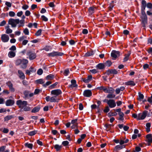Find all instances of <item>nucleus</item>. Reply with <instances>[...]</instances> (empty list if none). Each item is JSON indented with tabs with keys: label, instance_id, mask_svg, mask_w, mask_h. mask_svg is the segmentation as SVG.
Returning <instances> with one entry per match:
<instances>
[{
	"label": "nucleus",
	"instance_id": "obj_42",
	"mask_svg": "<svg viewBox=\"0 0 152 152\" xmlns=\"http://www.w3.org/2000/svg\"><path fill=\"white\" fill-rule=\"evenodd\" d=\"M23 32L26 35H28L29 32L28 29L27 28H25L23 30Z\"/></svg>",
	"mask_w": 152,
	"mask_h": 152
},
{
	"label": "nucleus",
	"instance_id": "obj_37",
	"mask_svg": "<svg viewBox=\"0 0 152 152\" xmlns=\"http://www.w3.org/2000/svg\"><path fill=\"white\" fill-rule=\"evenodd\" d=\"M36 82L37 83L40 84H43L45 83V81L42 79H40L37 80H36Z\"/></svg>",
	"mask_w": 152,
	"mask_h": 152
},
{
	"label": "nucleus",
	"instance_id": "obj_12",
	"mask_svg": "<svg viewBox=\"0 0 152 152\" xmlns=\"http://www.w3.org/2000/svg\"><path fill=\"white\" fill-rule=\"evenodd\" d=\"M92 93L91 90H85L83 93V95L85 97H90L91 96Z\"/></svg>",
	"mask_w": 152,
	"mask_h": 152
},
{
	"label": "nucleus",
	"instance_id": "obj_61",
	"mask_svg": "<svg viewBox=\"0 0 152 152\" xmlns=\"http://www.w3.org/2000/svg\"><path fill=\"white\" fill-rule=\"evenodd\" d=\"M83 107L82 103H80L79 105V109L80 110H82L83 109Z\"/></svg>",
	"mask_w": 152,
	"mask_h": 152
},
{
	"label": "nucleus",
	"instance_id": "obj_3",
	"mask_svg": "<svg viewBox=\"0 0 152 152\" xmlns=\"http://www.w3.org/2000/svg\"><path fill=\"white\" fill-rule=\"evenodd\" d=\"M20 20L19 19H14L10 18L8 20V23L9 25H11L12 27L15 28L17 24L19 23Z\"/></svg>",
	"mask_w": 152,
	"mask_h": 152
},
{
	"label": "nucleus",
	"instance_id": "obj_16",
	"mask_svg": "<svg viewBox=\"0 0 152 152\" xmlns=\"http://www.w3.org/2000/svg\"><path fill=\"white\" fill-rule=\"evenodd\" d=\"M125 145H118L115 147L114 148V150L115 151H117L118 150L125 148Z\"/></svg>",
	"mask_w": 152,
	"mask_h": 152
},
{
	"label": "nucleus",
	"instance_id": "obj_2",
	"mask_svg": "<svg viewBox=\"0 0 152 152\" xmlns=\"http://www.w3.org/2000/svg\"><path fill=\"white\" fill-rule=\"evenodd\" d=\"M103 102H104L106 103L110 108H114L116 106V103L115 101L112 99H105L103 100Z\"/></svg>",
	"mask_w": 152,
	"mask_h": 152
},
{
	"label": "nucleus",
	"instance_id": "obj_34",
	"mask_svg": "<svg viewBox=\"0 0 152 152\" xmlns=\"http://www.w3.org/2000/svg\"><path fill=\"white\" fill-rule=\"evenodd\" d=\"M37 131L35 130L33 131L29 132L28 133V135L30 136H32L35 135L36 134Z\"/></svg>",
	"mask_w": 152,
	"mask_h": 152
},
{
	"label": "nucleus",
	"instance_id": "obj_27",
	"mask_svg": "<svg viewBox=\"0 0 152 152\" xmlns=\"http://www.w3.org/2000/svg\"><path fill=\"white\" fill-rule=\"evenodd\" d=\"M62 147V146L61 145H59L58 144H56L54 145V148L56 149V150L57 151H60Z\"/></svg>",
	"mask_w": 152,
	"mask_h": 152
},
{
	"label": "nucleus",
	"instance_id": "obj_55",
	"mask_svg": "<svg viewBox=\"0 0 152 152\" xmlns=\"http://www.w3.org/2000/svg\"><path fill=\"white\" fill-rule=\"evenodd\" d=\"M6 148L5 146H3L0 147V152H3L5 150Z\"/></svg>",
	"mask_w": 152,
	"mask_h": 152
},
{
	"label": "nucleus",
	"instance_id": "obj_58",
	"mask_svg": "<svg viewBox=\"0 0 152 152\" xmlns=\"http://www.w3.org/2000/svg\"><path fill=\"white\" fill-rule=\"evenodd\" d=\"M22 8L24 10H26L28 8V6L26 4H24L22 7Z\"/></svg>",
	"mask_w": 152,
	"mask_h": 152
},
{
	"label": "nucleus",
	"instance_id": "obj_53",
	"mask_svg": "<svg viewBox=\"0 0 152 152\" xmlns=\"http://www.w3.org/2000/svg\"><path fill=\"white\" fill-rule=\"evenodd\" d=\"M9 50L11 51H15L16 50V47L15 45H12L10 48Z\"/></svg>",
	"mask_w": 152,
	"mask_h": 152
},
{
	"label": "nucleus",
	"instance_id": "obj_4",
	"mask_svg": "<svg viewBox=\"0 0 152 152\" xmlns=\"http://www.w3.org/2000/svg\"><path fill=\"white\" fill-rule=\"evenodd\" d=\"M16 104L19 108L23 109L25 106H27L28 102L26 101H22L21 100H19L17 101Z\"/></svg>",
	"mask_w": 152,
	"mask_h": 152
},
{
	"label": "nucleus",
	"instance_id": "obj_18",
	"mask_svg": "<svg viewBox=\"0 0 152 152\" xmlns=\"http://www.w3.org/2000/svg\"><path fill=\"white\" fill-rule=\"evenodd\" d=\"M6 84L9 87L11 91L14 92L15 89L13 87V85L10 81H8L6 83Z\"/></svg>",
	"mask_w": 152,
	"mask_h": 152
},
{
	"label": "nucleus",
	"instance_id": "obj_57",
	"mask_svg": "<svg viewBox=\"0 0 152 152\" xmlns=\"http://www.w3.org/2000/svg\"><path fill=\"white\" fill-rule=\"evenodd\" d=\"M5 4L9 7H10L12 6V4L9 2L6 1Z\"/></svg>",
	"mask_w": 152,
	"mask_h": 152
},
{
	"label": "nucleus",
	"instance_id": "obj_49",
	"mask_svg": "<svg viewBox=\"0 0 152 152\" xmlns=\"http://www.w3.org/2000/svg\"><path fill=\"white\" fill-rule=\"evenodd\" d=\"M43 70L41 69H39L37 71V74L39 75H41L43 73Z\"/></svg>",
	"mask_w": 152,
	"mask_h": 152
},
{
	"label": "nucleus",
	"instance_id": "obj_52",
	"mask_svg": "<svg viewBox=\"0 0 152 152\" xmlns=\"http://www.w3.org/2000/svg\"><path fill=\"white\" fill-rule=\"evenodd\" d=\"M51 83V82L50 81L47 82L45 84H43V86L45 87L50 85Z\"/></svg>",
	"mask_w": 152,
	"mask_h": 152
},
{
	"label": "nucleus",
	"instance_id": "obj_35",
	"mask_svg": "<svg viewBox=\"0 0 152 152\" xmlns=\"http://www.w3.org/2000/svg\"><path fill=\"white\" fill-rule=\"evenodd\" d=\"M29 92L28 91H26L24 92V94L25 98H28L29 97Z\"/></svg>",
	"mask_w": 152,
	"mask_h": 152
},
{
	"label": "nucleus",
	"instance_id": "obj_8",
	"mask_svg": "<svg viewBox=\"0 0 152 152\" xmlns=\"http://www.w3.org/2000/svg\"><path fill=\"white\" fill-rule=\"evenodd\" d=\"M64 53L62 52L58 51H53L51 53H49L48 56H49L54 57L55 56H62Z\"/></svg>",
	"mask_w": 152,
	"mask_h": 152
},
{
	"label": "nucleus",
	"instance_id": "obj_62",
	"mask_svg": "<svg viewBox=\"0 0 152 152\" xmlns=\"http://www.w3.org/2000/svg\"><path fill=\"white\" fill-rule=\"evenodd\" d=\"M147 7L149 8H152V4L151 3H148L147 4Z\"/></svg>",
	"mask_w": 152,
	"mask_h": 152
},
{
	"label": "nucleus",
	"instance_id": "obj_43",
	"mask_svg": "<svg viewBox=\"0 0 152 152\" xmlns=\"http://www.w3.org/2000/svg\"><path fill=\"white\" fill-rule=\"evenodd\" d=\"M139 99H138L140 100L144 98V95L142 94H141L140 93H139Z\"/></svg>",
	"mask_w": 152,
	"mask_h": 152
},
{
	"label": "nucleus",
	"instance_id": "obj_30",
	"mask_svg": "<svg viewBox=\"0 0 152 152\" xmlns=\"http://www.w3.org/2000/svg\"><path fill=\"white\" fill-rule=\"evenodd\" d=\"M95 8L93 7H91L88 9V11L90 14H92L94 12Z\"/></svg>",
	"mask_w": 152,
	"mask_h": 152
},
{
	"label": "nucleus",
	"instance_id": "obj_11",
	"mask_svg": "<svg viewBox=\"0 0 152 152\" xmlns=\"http://www.w3.org/2000/svg\"><path fill=\"white\" fill-rule=\"evenodd\" d=\"M120 52L119 51L113 50L111 53V56L113 58V59H115L120 56Z\"/></svg>",
	"mask_w": 152,
	"mask_h": 152
},
{
	"label": "nucleus",
	"instance_id": "obj_40",
	"mask_svg": "<svg viewBox=\"0 0 152 152\" xmlns=\"http://www.w3.org/2000/svg\"><path fill=\"white\" fill-rule=\"evenodd\" d=\"M23 110L25 111H29L30 110V107H29L25 106L23 108Z\"/></svg>",
	"mask_w": 152,
	"mask_h": 152
},
{
	"label": "nucleus",
	"instance_id": "obj_26",
	"mask_svg": "<svg viewBox=\"0 0 152 152\" xmlns=\"http://www.w3.org/2000/svg\"><path fill=\"white\" fill-rule=\"evenodd\" d=\"M115 96V95L113 93L108 94L106 96V97L110 99L114 98Z\"/></svg>",
	"mask_w": 152,
	"mask_h": 152
},
{
	"label": "nucleus",
	"instance_id": "obj_33",
	"mask_svg": "<svg viewBox=\"0 0 152 152\" xmlns=\"http://www.w3.org/2000/svg\"><path fill=\"white\" fill-rule=\"evenodd\" d=\"M97 88L98 89L100 90H103V91L105 93L107 87H106L103 86H101L100 87H99Z\"/></svg>",
	"mask_w": 152,
	"mask_h": 152
},
{
	"label": "nucleus",
	"instance_id": "obj_6",
	"mask_svg": "<svg viewBox=\"0 0 152 152\" xmlns=\"http://www.w3.org/2000/svg\"><path fill=\"white\" fill-rule=\"evenodd\" d=\"M148 111L147 110L144 111L142 113H140L138 114L137 118V120H143L146 117Z\"/></svg>",
	"mask_w": 152,
	"mask_h": 152
},
{
	"label": "nucleus",
	"instance_id": "obj_54",
	"mask_svg": "<svg viewBox=\"0 0 152 152\" xmlns=\"http://www.w3.org/2000/svg\"><path fill=\"white\" fill-rule=\"evenodd\" d=\"M12 32V29H8L6 30L5 33L7 34H9L11 33Z\"/></svg>",
	"mask_w": 152,
	"mask_h": 152
},
{
	"label": "nucleus",
	"instance_id": "obj_36",
	"mask_svg": "<svg viewBox=\"0 0 152 152\" xmlns=\"http://www.w3.org/2000/svg\"><path fill=\"white\" fill-rule=\"evenodd\" d=\"M146 6L141 5V14H145V10L146 7Z\"/></svg>",
	"mask_w": 152,
	"mask_h": 152
},
{
	"label": "nucleus",
	"instance_id": "obj_13",
	"mask_svg": "<svg viewBox=\"0 0 152 152\" xmlns=\"http://www.w3.org/2000/svg\"><path fill=\"white\" fill-rule=\"evenodd\" d=\"M1 39L2 41L4 42H7L9 39V36L6 34H3L1 35Z\"/></svg>",
	"mask_w": 152,
	"mask_h": 152
},
{
	"label": "nucleus",
	"instance_id": "obj_32",
	"mask_svg": "<svg viewBox=\"0 0 152 152\" xmlns=\"http://www.w3.org/2000/svg\"><path fill=\"white\" fill-rule=\"evenodd\" d=\"M54 75L52 74H50L48 75L46 77V79L48 80H51L53 79L54 77Z\"/></svg>",
	"mask_w": 152,
	"mask_h": 152
},
{
	"label": "nucleus",
	"instance_id": "obj_22",
	"mask_svg": "<svg viewBox=\"0 0 152 152\" xmlns=\"http://www.w3.org/2000/svg\"><path fill=\"white\" fill-rule=\"evenodd\" d=\"M105 67L104 64L101 63L98 64L96 66V68L100 69H103Z\"/></svg>",
	"mask_w": 152,
	"mask_h": 152
},
{
	"label": "nucleus",
	"instance_id": "obj_51",
	"mask_svg": "<svg viewBox=\"0 0 152 152\" xmlns=\"http://www.w3.org/2000/svg\"><path fill=\"white\" fill-rule=\"evenodd\" d=\"M110 111V109L108 106L106 107L103 110L104 112L107 113Z\"/></svg>",
	"mask_w": 152,
	"mask_h": 152
},
{
	"label": "nucleus",
	"instance_id": "obj_46",
	"mask_svg": "<svg viewBox=\"0 0 152 152\" xmlns=\"http://www.w3.org/2000/svg\"><path fill=\"white\" fill-rule=\"evenodd\" d=\"M77 119L72 120L71 123V124H78L77 122Z\"/></svg>",
	"mask_w": 152,
	"mask_h": 152
},
{
	"label": "nucleus",
	"instance_id": "obj_24",
	"mask_svg": "<svg viewBox=\"0 0 152 152\" xmlns=\"http://www.w3.org/2000/svg\"><path fill=\"white\" fill-rule=\"evenodd\" d=\"M131 54V53L130 52H129L128 53L126 54L125 55V57L124 58V61L125 62L127 61L129 59V57Z\"/></svg>",
	"mask_w": 152,
	"mask_h": 152
},
{
	"label": "nucleus",
	"instance_id": "obj_63",
	"mask_svg": "<svg viewBox=\"0 0 152 152\" xmlns=\"http://www.w3.org/2000/svg\"><path fill=\"white\" fill-rule=\"evenodd\" d=\"M29 70L31 72H35L36 71V69H35L33 67H31L30 68Z\"/></svg>",
	"mask_w": 152,
	"mask_h": 152
},
{
	"label": "nucleus",
	"instance_id": "obj_20",
	"mask_svg": "<svg viewBox=\"0 0 152 152\" xmlns=\"http://www.w3.org/2000/svg\"><path fill=\"white\" fill-rule=\"evenodd\" d=\"M40 109V107L39 105H38L34 107L32 110L31 112L33 113H35L38 112Z\"/></svg>",
	"mask_w": 152,
	"mask_h": 152
},
{
	"label": "nucleus",
	"instance_id": "obj_41",
	"mask_svg": "<svg viewBox=\"0 0 152 152\" xmlns=\"http://www.w3.org/2000/svg\"><path fill=\"white\" fill-rule=\"evenodd\" d=\"M94 53L93 52H88L85 54V56H89L93 55Z\"/></svg>",
	"mask_w": 152,
	"mask_h": 152
},
{
	"label": "nucleus",
	"instance_id": "obj_59",
	"mask_svg": "<svg viewBox=\"0 0 152 152\" xmlns=\"http://www.w3.org/2000/svg\"><path fill=\"white\" fill-rule=\"evenodd\" d=\"M112 125L111 124H106L104 126L107 128L110 129L111 128Z\"/></svg>",
	"mask_w": 152,
	"mask_h": 152
},
{
	"label": "nucleus",
	"instance_id": "obj_39",
	"mask_svg": "<svg viewBox=\"0 0 152 152\" xmlns=\"http://www.w3.org/2000/svg\"><path fill=\"white\" fill-rule=\"evenodd\" d=\"M50 48V46H46L42 49V50H45L46 51H48Z\"/></svg>",
	"mask_w": 152,
	"mask_h": 152
},
{
	"label": "nucleus",
	"instance_id": "obj_50",
	"mask_svg": "<svg viewBox=\"0 0 152 152\" xmlns=\"http://www.w3.org/2000/svg\"><path fill=\"white\" fill-rule=\"evenodd\" d=\"M9 15L10 17H13L15 15V13L13 11H10L9 13Z\"/></svg>",
	"mask_w": 152,
	"mask_h": 152
},
{
	"label": "nucleus",
	"instance_id": "obj_15",
	"mask_svg": "<svg viewBox=\"0 0 152 152\" xmlns=\"http://www.w3.org/2000/svg\"><path fill=\"white\" fill-rule=\"evenodd\" d=\"M71 84L69 86L70 88L76 87L77 86V85L76 84V82L75 80H72L71 81Z\"/></svg>",
	"mask_w": 152,
	"mask_h": 152
},
{
	"label": "nucleus",
	"instance_id": "obj_47",
	"mask_svg": "<svg viewBox=\"0 0 152 152\" xmlns=\"http://www.w3.org/2000/svg\"><path fill=\"white\" fill-rule=\"evenodd\" d=\"M62 145L64 146H66L68 145L69 144V142L67 141H64L62 142Z\"/></svg>",
	"mask_w": 152,
	"mask_h": 152
},
{
	"label": "nucleus",
	"instance_id": "obj_23",
	"mask_svg": "<svg viewBox=\"0 0 152 152\" xmlns=\"http://www.w3.org/2000/svg\"><path fill=\"white\" fill-rule=\"evenodd\" d=\"M15 53L13 51L9 52L8 53V56L10 58L14 57L15 56Z\"/></svg>",
	"mask_w": 152,
	"mask_h": 152
},
{
	"label": "nucleus",
	"instance_id": "obj_44",
	"mask_svg": "<svg viewBox=\"0 0 152 152\" xmlns=\"http://www.w3.org/2000/svg\"><path fill=\"white\" fill-rule=\"evenodd\" d=\"M41 19L43 21L45 22L47 21L48 20V18L44 15L41 16Z\"/></svg>",
	"mask_w": 152,
	"mask_h": 152
},
{
	"label": "nucleus",
	"instance_id": "obj_64",
	"mask_svg": "<svg viewBox=\"0 0 152 152\" xmlns=\"http://www.w3.org/2000/svg\"><path fill=\"white\" fill-rule=\"evenodd\" d=\"M28 42V41L27 40L24 39L23 40L22 42V44L24 45H26Z\"/></svg>",
	"mask_w": 152,
	"mask_h": 152
},
{
	"label": "nucleus",
	"instance_id": "obj_60",
	"mask_svg": "<svg viewBox=\"0 0 152 152\" xmlns=\"http://www.w3.org/2000/svg\"><path fill=\"white\" fill-rule=\"evenodd\" d=\"M9 130L6 128H4V129L2 131L4 133H7L9 132Z\"/></svg>",
	"mask_w": 152,
	"mask_h": 152
},
{
	"label": "nucleus",
	"instance_id": "obj_19",
	"mask_svg": "<svg viewBox=\"0 0 152 152\" xmlns=\"http://www.w3.org/2000/svg\"><path fill=\"white\" fill-rule=\"evenodd\" d=\"M114 89L112 87H108V88H106V91L105 92L106 93H114L115 92Z\"/></svg>",
	"mask_w": 152,
	"mask_h": 152
},
{
	"label": "nucleus",
	"instance_id": "obj_38",
	"mask_svg": "<svg viewBox=\"0 0 152 152\" xmlns=\"http://www.w3.org/2000/svg\"><path fill=\"white\" fill-rule=\"evenodd\" d=\"M69 73V69H65L64 72V75L65 76H67Z\"/></svg>",
	"mask_w": 152,
	"mask_h": 152
},
{
	"label": "nucleus",
	"instance_id": "obj_48",
	"mask_svg": "<svg viewBox=\"0 0 152 152\" xmlns=\"http://www.w3.org/2000/svg\"><path fill=\"white\" fill-rule=\"evenodd\" d=\"M41 32L42 30L41 29H39L37 31L35 34L37 36H39L41 35Z\"/></svg>",
	"mask_w": 152,
	"mask_h": 152
},
{
	"label": "nucleus",
	"instance_id": "obj_7",
	"mask_svg": "<svg viewBox=\"0 0 152 152\" xmlns=\"http://www.w3.org/2000/svg\"><path fill=\"white\" fill-rule=\"evenodd\" d=\"M45 99L47 102H48L50 101V102H58L59 100L57 99V97L55 96L51 97L48 96L45 98Z\"/></svg>",
	"mask_w": 152,
	"mask_h": 152
},
{
	"label": "nucleus",
	"instance_id": "obj_45",
	"mask_svg": "<svg viewBox=\"0 0 152 152\" xmlns=\"http://www.w3.org/2000/svg\"><path fill=\"white\" fill-rule=\"evenodd\" d=\"M26 38V37H25L24 36H23L22 37H20L18 39V40L19 41L21 42L22 41H23V40H24V39Z\"/></svg>",
	"mask_w": 152,
	"mask_h": 152
},
{
	"label": "nucleus",
	"instance_id": "obj_56",
	"mask_svg": "<svg viewBox=\"0 0 152 152\" xmlns=\"http://www.w3.org/2000/svg\"><path fill=\"white\" fill-rule=\"evenodd\" d=\"M6 24V21L5 20H3L0 23V26H3Z\"/></svg>",
	"mask_w": 152,
	"mask_h": 152
},
{
	"label": "nucleus",
	"instance_id": "obj_9",
	"mask_svg": "<svg viewBox=\"0 0 152 152\" xmlns=\"http://www.w3.org/2000/svg\"><path fill=\"white\" fill-rule=\"evenodd\" d=\"M27 55L28 56L30 60H33L36 58L37 56L36 54L33 53L31 51H28L27 53Z\"/></svg>",
	"mask_w": 152,
	"mask_h": 152
},
{
	"label": "nucleus",
	"instance_id": "obj_10",
	"mask_svg": "<svg viewBox=\"0 0 152 152\" xmlns=\"http://www.w3.org/2000/svg\"><path fill=\"white\" fill-rule=\"evenodd\" d=\"M62 93L61 91L59 89L53 90L51 91V94L54 95L56 97L57 96L61 94Z\"/></svg>",
	"mask_w": 152,
	"mask_h": 152
},
{
	"label": "nucleus",
	"instance_id": "obj_14",
	"mask_svg": "<svg viewBox=\"0 0 152 152\" xmlns=\"http://www.w3.org/2000/svg\"><path fill=\"white\" fill-rule=\"evenodd\" d=\"M15 103V101L13 99L7 100L5 102V104L7 106H12Z\"/></svg>",
	"mask_w": 152,
	"mask_h": 152
},
{
	"label": "nucleus",
	"instance_id": "obj_17",
	"mask_svg": "<svg viewBox=\"0 0 152 152\" xmlns=\"http://www.w3.org/2000/svg\"><path fill=\"white\" fill-rule=\"evenodd\" d=\"M18 76L19 77L22 79H24L25 78V76L23 72L21 70H18Z\"/></svg>",
	"mask_w": 152,
	"mask_h": 152
},
{
	"label": "nucleus",
	"instance_id": "obj_29",
	"mask_svg": "<svg viewBox=\"0 0 152 152\" xmlns=\"http://www.w3.org/2000/svg\"><path fill=\"white\" fill-rule=\"evenodd\" d=\"M146 131L147 132H148L150 131V127L151 126V124L150 123H147L146 124Z\"/></svg>",
	"mask_w": 152,
	"mask_h": 152
},
{
	"label": "nucleus",
	"instance_id": "obj_21",
	"mask_svg": "<svg viewBox=\"0 0 152 152\" xmlns=\"http://www.w3.org/2000/svg\"><path fill=\"white\" fill-rule=\"evenodd\" d=\"M125 84L127 86H134L135 85V83L134 81L132 80L128 81L125 83Z\"/></svg>",
	"mask_w": 152,
	"mask_h": 152
},
{
	"label": "nucleus",
	"instance_id": "obj_1",
	"mask_svg": "<svg viewBox=\"0 0 152 152\" xmlns=\"http://www.w3.org/2000/svg\"><path fill=\"white\" fill-rule=\"evenodd\" d=\"M28 61L25 59H18L15 61V64L17 66L20 65V67L23 69H25L27 67Z\"/></svg>",
	"mask_w": 152,
	"mask_h": 152
},
{
	"label": "nucleus",
	"instance_id": "obj_31",
	"mask_svg": "<svg viewBox=\"0 0 152 152\" xmlns=\"http://www.w3.org/2000/svg\"><path fill=\"white\" fill-rule=\"evenodd\" d=\"M104 64L105 65V67L107 66L109 67L112 64V62L110 61H107L104 63Z\"/></svg>",
	"mask_w": 152,
	"mask_h": 152
},
{
	"label": "nucleus",
	"instance_id": "obj_28",
	"mask_svg": "<svg viewBox=\"0 0 152 152\" xmlns=\"http://www.w3.org/2000/svg\"><path fill=\"white\" fill-rule=\"evenodd\" d=\"M13 118V116L12 115H7L4 118V121H8L10 120Z\"/></svg>",
	"mask_w": 152,
	"mask_h": 152
},
{
	"label": "nucleus",
	"instance_id": "obj_5",
	"mask_svg": "<svg viewBox=\"0 0 152 152\" xmlns=\"http://www.w3.org/2000/svg\"><path fill=\"white\" fill-rule=\"evenodd\" d=\"M140 18L142 26L145 27V24L147 23L148 21V18L146 14H142Z\"/></svg>",
	"mask_w": 152,
	"mask_h": 152
},
{
	"label": "nucleus",
	"instance_id": "obj_25",
	"mask_svg": "<svg viewBox=\"0 0 152 152\" xmlns=\"http://www.w3.org/2000/svg\"><path fill=\"white\" fill-rule=\"evenodd\" d=\"M24 145L26 147L30 149H32L33 148V145L32 143H29L28 142H26L24 144Z\"/></svg>",
	"mask_w": 152,
	"mask_h": 152
}]
</instances>
